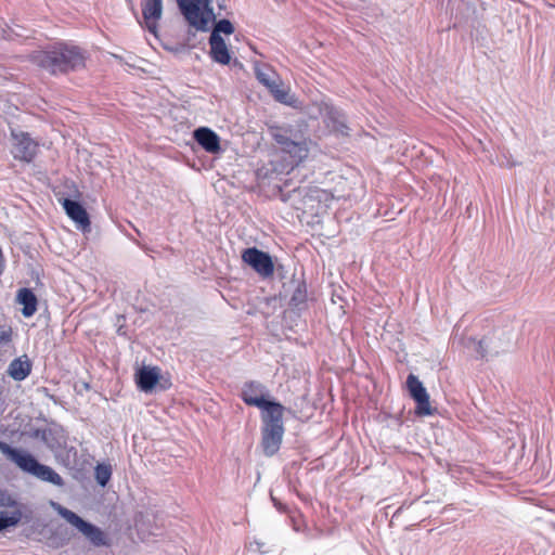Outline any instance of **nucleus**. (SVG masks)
<instances>
[{
	"label": "nucleus",
	"mask_w": 555,
	"mask_h": 555,
	"mask_svg": "<svg viewBox=\"0 0 555 555\" xmlns=\"http://www.w3.org/2000/svg\"><path fill=\"white\" fill-rule=\"evenodd\" d=\"M260 410L262 411V428H284L283 414L285 408L281 403L270 401Z\"/></svg>",
	"instance_id": "f8f14e48"
},
{
	"label": "nucleus",
	"mask_w": 555,
	"mask_h": 555,
	"mask_svg": "<svg viewBox=\"0 0 555 555\" xmlns=\"http://www.w3.org/2000/svg\"><path fill=\"white\" fill-rule=\"evenodd\" d=\"M53 509L64 518L70 526L77 529L94 546L107 545L105 533L96 526L83 520L73 511L62 506L56 502H51Z\"/></svg>",
	"instance_id": "7ed1b4c3"
},
{
	"label": "nucleus",
	"mask_w": 555,
	"mask_h": 555,
	"mask_svg": "<svg viewBox=\"0 0 555 555\" xmlns=\"http://www.w3.org/2000/svg\"><path fill=\"white\" fill-rule=\"evenodd\" d=\"M241 397L246 404L259 409L271 401L268 388L258 382L246 383L242 388Z\"/></svg>",
	"instance_id": "9d476101"
},
{
	"label": "nucleus",
	"mask_w": 555,
	"mask_h": 555,
	"mask_svg": "<svg viewBox=\"0 0 555 555\" xmlns=\"http://www.w3.org/2000/svg\"><path fill=\"white\" fill-rule=\"evenodd\" d=\"M14 139L13 144V156L16 159L30 163L37 154L38 144L35 142L28 133L20 132L12 133Z\"/></svg>",
	"instance_id": "9b49d317"
},
{
	"label": "nucleus",
	"mask_w": 555,
	"mask_h": 555,
	"mask_svg": "<svg viewBox=\"0 0 555 555\" xmlns=\"http://www.w3.org/2000/svg\"><path fill=\"white\" fill-rule=\"evenodd\" d=\"M177 3L189 25L197 30H207L215 18L209 0H177Z\"/></svg>",
	"instance_id": "20e7f679"
},
{
	"label": "nucleus",
	"mask_w": 555,
	"mask_h": 555,
	"mask_svg": "<svg viewBox=\"0 0 555 555\" xmlns=\"http://www.w3.org/2000/svg\"><path fill=\"white\" fill-rule=\"evenodd\" d=\"M305 300H306V291H305L304 286L298 285V287L295 289V292L291 298V302L294 306H299V305L304 304Z\"/></svg>",
	"instance_id": "bb28decb"
},
{
	"label": "nucleus",
	"mask_w": 555,
	"mask_h": 555,
	"mask_svg": "<svg viewBox=\"0 0 555 555\" xmlns=\"http://www.w3.org/2000/svg\"><path fill=\"white\" fill-rule=\"evenodd\" d=\"M472 344L476 352L481 358H486L488 356H498L501 352L506 351L508 347V344H505V346H499L496 339L494 338H485L479 341L472 339Z\"/></svg>",
	"instance_id": "6ab92c4d"
},
{
	"label": "nucleus",
	"mask_w": 555,
	"mask_h": 555,
	"mask_svg": "<svg viewBox=\"0 0 555 555\" xmlns=\"http://www.w3.org/2000/svg\"><path fill=\"white\" fill-rule=\"evenodd\" d=\"M160 370L157 366H142L137 373V383L141 390L149 392L158 383Z\"/></svg>",
	"instance_id": "f3484780"
},
{
	"label": "nucleus",
	"mask_w": 555,
	"mask_h": 555,
	"mask_svg": "<svg viewBox=\"0 0 555 555\" xmlns=\"http://www.w3.org/2000/svg\"><path fill=\"white\" fill-rule=\"evenodd\" d=\"M261 447L267 456L274 455L281 447L284 428H261Z\"/></svg>",
	"instance_id": "4468645a"
},
{
	"label": "nucleus",
	"mask_w": 555,
	"mask_h": 555,
	"mask_svg": "<svg viewBox=\"0 0 555 555\" xmlns=\"http://www.w3.org/2000/svg\"><path fill=\"white\" fill-rule=\"evenodd\" d=\"M16 302L23 306L22 314L25 318L33 317L37 311L38 299L29 288H21L16 295Z\"/></svg>",
	"instance_id": "412c9836"
},
{
	"label": "nucleus",
	"mask_w": 555,
	"mask_h": 555,
	"mask_svg": "<svg viewBox=\"0 0 555 555\" xmlns=\"http://www.w3.org/2000/svg\"><path fill=\"white\" fill-rule=\"evenodd\" d=\"M96 482L105 487L112 477V467L108 464H98L94 470Z\"/></svg>",
	"instance_id": "b1692460"
},
{
	"label": "nucleus",
	"mask_w": 555,
	"mask_h": 555,
	"mask_svg": "<svg viewBox=\"0 0 555 555\" xmlns=\"http://www.w3.org/2000/svg\"><path fill=\"white\" fill-rule=\"evenodd\" d=\"M8 375L16 382H22L28 377L31 372V363L27 356L14 359L8 367Z\"/></svg>",
	"instance_id": "aec40b11"
},
{
	"label": "nucleus",
	"mask_w": 555,
	"mask_h": 555,
	"mask_svg": "<svg viewBox=\"0 0 555 555\" xmlns=\"http://www.w3.org/2000/svg\"><path fill=\"white\" fill-rule=\"evenodd\" d=\"M406 387L410 396L416 402V414L431 415L434 410L429 402V395L423 383L415 375L410 374L406 378Z\"/></svg>",
	"instance_id": "0eeeda50"
},
{
	"label": "nucleus",
	"mask_w": 555,
	"mask_h": 555,
	"mask_svg": "<svg viewBox=\"0 0 555 555\" xmlns=\"http://www.w3.org/2000/svg\"><path fill=\"white\" fill-rule=\"evenodd\" d=\"M315 107L319 111V115H314L315 118H323L326 126L331 128L333 131L341 134H348L346 116L341 111L337 109L336 107L332 106L326 102H321L317 104Z\"/></svg>",
	"instance_id": "1a4fd4ad"
},
{
	"label": "nucleus",
	"mask_w": 555,
	"mask_h": 555,
	"mask_svg": "<svg viewBox=\"0 0 555 555\" xmlns=\"http://www.w3.org/2000/svg\"><path fill=\"white\" fill-rule=\"evenodd\" d=\"M209 44L210 55L215 62L222 65H227L230 63V52L221 36L210 35Z\"/></svg>",
	"instance_id": "a211bd4d"
},
{
	"label": "nucleus",
	"mask_w": 555,
	"mask_h": 555,
	"mask_svg": "<svg viewBox=\"0 0 555 555\" xmlns=\"http://www.w3.org/2000/svg\"><path fill=\"white\" fill-rule=\"evenodd\" d=\"M242 259L262 279L271 278L274 273V263L271 256L256 247L246 248L242 254Z\"/></svg>",
	"instance_id": "39448f33"
},
{
	"label": "nucleus",
	"mask_w": 555,
	"mask_h": 555,
	"mask_svg": "<svg viewBox=\"0 0 555 555\" xmlns=\"http://www.w3.org/2000/svg\"><path fill=\"white\" fill-rule=\"evenodd\" d=\"M254 72L258 81L266 88L272 87L271 83H273V81L279 78V75L275 73V70L268 64L256 62L254 64Z\"/></svg>",
	"instance_id": "4be33fe9"
},
{
	"label": "nucleus",
	"mask_w": 555,
	"mask_h": 555,
	"mask_svg": "<svg viewBox=\"0 0 555 555\" xmlns=\"http://www.w3.org/2000/svg\"><path fill=\"white\" fill-rule=\"evenodd\" d=\"M142 14L149 31L156 35L157 22L163 14V0H144L142 3Z\"/></svg>",
	"instance_id": "ddd939ff"
},
{
	"label": "nucleus",
	"mask_w": 555,
	"mask_h": 555,
	"mask_svg": "<svg viewBox=\"0 0 555 555\" xmlns=\"http://www.w3.org/2000/svg\"><path fill=\"white\" fill-rule=\"evenodd\" d=\"M315 107L319 111V115H314L315 118H323L326 126L331 128L333 131L341 134H348L346 116L341 111L337 109L336 107L332 106L326 102H321L317 104Z\"/></svg>",
	"instance_id": "6e6552de"
},
{
	"label": "nucleus",
	"mask_w": 555,
	"mask_h": 555,
	"mask_svg": "<svg viewBox=\"0 0 555 555\" xmlns=\"http://www.w3.org/2000/svg\"><path fill=\"white\" fill-rule=\"evenodd\" d=\"M11 340V330H4L0 333V341L8 343Z\"/></svg>",
	"instance_id": "cd10ccee"
},
{
	"label": "nucleus",
	"mask_w": 555,
	"mask_h": 555,
	"mask_svg": "<svg viewBox=\"0 0 555 555\" xmlns=\"http://www.w3.org/2000/svg\"><path fill=\"white\" fill-rule=\"evenodd\" d=\"M3 255H2V250L0 249V274L2 273V270H3Z\"/></svg>",
	"instance_id": "c85d7f7f"
},
{
	"label": "nucleus",
	"mask_w": 555,
	"mask_h": 555,
	"mask_svg": "<svg viewBox=\"0 0 555 555\" xmlns=\"http://www.w3.org/2000/svg\"><path fill=\"white\" fill-rule=\"evenodd\" d=\"M273 138L282 151L289 154L295 165L307 158L309 154L307 140H293L286 131H276L273 133Z\"/></svg>",
	"instance_id": "423d86ee"
},
{
	"label": "nucleus",
	"mask_w": 555,
	"mask_h": 555,
	"mask_svg": "<svg viewBox=\"0 0 555 555\" xmlns=\"http://www.w3.org/2000/svg\"><path fill=\"white\" fill-rule=\"evenodd\" d=\"M20 521V517L17 515H9L7 512L0 513V531L16 526Z\"/></svg>",
	"instance_id": "a878e982"
},
{
	"label": "nucleus",
	"mask_w": 555,
	"mask_h": 555,
	"mask_svg": "<svg viewBox=\"0 0 555 555\" xmlns=\"http://www.w3.org/2000/svg\"><path fill=\"white\" fill-rule=\"evenodd\" d=\"M234 31V27L229 20H220L216 23L211 35L221 36V34L231 35Z\"/></svg>",
	"instance_id": "393cba45"
},
{
	"label": "nucleus",
	"mask_w": 555,
	"mask_h": 555,
	"mask_svg": "<svg viewBox=\"0 0 555 555\" xmlns=\"http://www.w3.org/2000/svg\"><path fill=\"white\" fill-rule=\"evenodd\" d=\"M273 87H267L274 99L284 104H291V95L288 90L283 88L280 77L271 83Z\"/></svg>",
	"instance_id": "5701e85b"
},
{
	"label": "nucleus",
	"mask_w": 555,
	"mask_h": 555,
	"mask_svg": "<svg viewBox=\"0 0 555 555\" xmlns=\"http://www.w3.org/2000/svg\"><path fill=\"white\" fill-rule=\"evenodd\" d=\"M31 61L48 73L57 75L83 68L86 54L75 44L57 42L47 50L34 52Z\"/></svg>",
	"instance_id": "f257e3e1"
},
{
	"label": "nucleus",
	"mask_w": 555,
	"mask_h": 555,
	"mask_svg": "<svg viewBox=\"0 0 555 555\" xmlns=\"http://www.w3.org/2000/svg\"><path fill=\"white\" fill-rule=\"evenodd\" d=\"M63 207L67 216L76 222L79 229L85 231L90 228L89 216L82 205L72 199H64Z\"/></svg>",
	"instance_id": "2eb2a0df"
},
{
	"label": "nucleus",
	"mask_w": 555,
	"mask_h": 555,
	"mask_svg": "<svg viewBox=\"0 0 555 555\" xmlns=\"http://www.w3.org/2000/svg\"><path fill=\"white\" fill-rule=\"evenodd\" d=\"M0 451L14 462L21 469L31 474L42 481L62 487L63 478L50 466L40 464L31 454L16 450L5 442L0 441Z\"/></svg>",
	"instance_id": "f03ea898"
},
{
	"label": "nucleus",
	"mask_w": 555,
	"mask_h": 555,
	"mask_svg": "<svg viewBox=\"0 0 555 555\" xmlns=\"http://www.w3.org/2000/svg\"><path fill=\"white\" fill-rule=\"evenodd\" d=\"M194 139L208 153H218L220 151V139L218 134L209 128L201 127L194 131Z\"/></svg>",
	"instance_id": "dca6fc26"
}]
</instances>
